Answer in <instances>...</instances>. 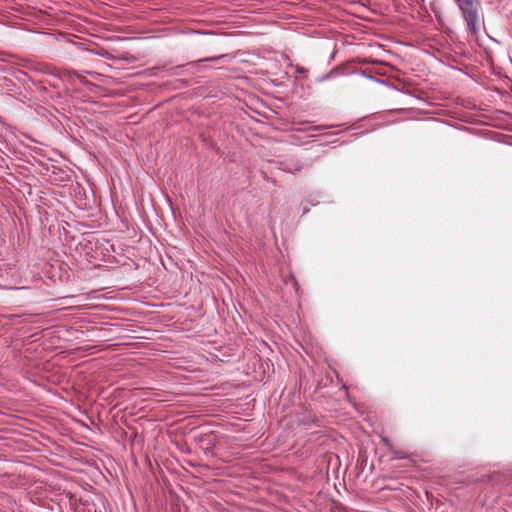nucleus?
<instances>
[{"label":"nucleus","mask_w":512,"mask_h":512,"mask_svg":"<svg viewBox=\"0 0 512 512\" xmlns=\"http://www.w3.org/2000/svg\"><path fill=\"white\" fill-rule=\"evenodd\" d=\"M472 36H478L482 23L481 0H454Z\"/></svg>","instance_id":"obj_1"},{"label":"nucleus","mask_w":512,"mask_h":512,"mask_svg":"<svg viewBox=\"0 0 512 512\" xmlns=\"http://www.w3.org/2000/svg\"><path fill=\"white\" fill-rule=\"evenodd\" d=\"M286 171L294 173L302 169V164L298 160L291 159L285 163Z\"/></svg>","instance_id":"obj_2"},{"label":"nucleus","mask_w":512,"mask_h":512,"mask_svg":"<svg viewBox=\"0 0 512 512\" xmlns=\"http://www.w3.org/2000/svg\"><path fill=\"white\" fill-rule=\"evenodd\" d=\"M225 57H227V55L207 57V58L199 60V62H202V61H219V60H221V59H223Z\"/></svg>","instance_id":"obj_3"},{"label":"nucleus","mask_w":512,"mask_h":512,"mask_svg":"<svg viewBox=\"0 0 512 512\" xmlns=\"http://www.w3.org/2000/svg\"><path fill=\"white\" fill-rule=\"evenodd\" d=\"M65 73L67 74L68 78H69V79H71V80H72L73 78H78L81 82H83V81H84V78H83V77H81V76H79V75H77V74H76V72L66 71Z\"/></svg>","instance_id":"obj_4"},{"label":"nucleus","mask_w":512,"mask_h":512,"mask_svg":"<svg viewBox=\"0 0 512 512\" xmlns=\"http://www.w3.org/2000/svg\"><path fill=\"white\" fill-rule=\"evenodd\" d=\"M332 74H333V71H331L329 74L322 76L320 80L324 81V80L330 79Z\"/></svg>","instance_id":"obj_5"},{"label":"nucleus","mask_w":512,"mask_h":512,"mask_svg":"<svg viewBox=\"0 0 512 512\" xmlns=\"http://www.w3.org/2000/svg\"><path fill=\"white\" fill-rule=\"evenodd\" d=\"M297 72H298V73H301V74H304V73H306V72H307V70H306L305 68H303V67H298V68H297Z\"/></svg>","instance_id":"obj_6"}]
</instances>
